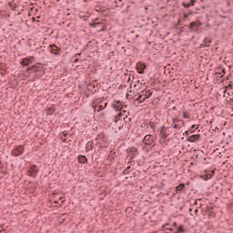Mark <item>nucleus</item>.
I'll return each instance as SVG.
<instances>
[{"instance_id": "obj_28", "label": "nucleus", "mask_w": 233, "mask_h": 233, "mask_svg": "<svg viewBox=\"0 0 233 233\" xmlns=\"http://www.w3.org/2000/svg\"><path fill=\"white\" fill-rule=\"evenodd\" d=\"M208 177H212V176H211V175H208Z\"/></svg>"}, {"instance_id": "obj_17", "label": "nucleus", "mask_w": 233, "mask_h": 233, "mask_svg": "<svg viewBox=\"0 0 233 233\" xmlns=\"http://www.w3.org/2000/svg\"><path fill=\"white\" fill-rule=\"evenodd\" d=\"M183 188H185V184H180L177 187V191L181 192V190H183Z\"/></svg>"}, {"instance_id": "obj_14", "label": "nucleus", "mask_w": 233, "mask_h": 233, "mask_svg": "<svg viewBox=\"0 0 233 233\" xmlns=\"http://www.w3.org/2000/svg\"><path fill=\"white\" fill-rule=\"evenodd\" d=\"M143 132H145V124H142L139 127H138V136H142Z\"/></svg>"}, {"instance_id": "obj_16", "label": "nucleus", "mask_w": 233, "mask_h": 233, "mask_svg": "<svg viewBox=\"0 0 233 233\" xmlns=\"http://www.w3.org/2000/svg\"><path fill=\"white\" fill-rule=\"evenodd\" d=\"M94 145V142H91V141H89V142H87L86 143V150L88 151V150H92V146Z\"/></svg>"}, {"instance_id": "obj_19", "label": "nucleus", "mask_w": 233, "mask_h": 233, "mask_svg": "<svg viewBox=\"0 0 233 233\" xmlns=\"http://www.w3.org/2000/svg\"><path fill=\"white\" fill-rule=\"evenodd\" d=\"M210 43H212V40H208V39H205L204 40V45L206 46H210Z\"/></svg>"}, {"instance_id": "obj_15", "label": "nucleus", "mask_w": 233, "mask_h": 233, "mask_svg": "<svg viewBox=\"0 0 233 233\" xmlns=\"http://www.w3.org/2000/svg\"><path fill=\"white\" fill-rule=\"evenodd\" d=\"M78 161H79L80 163H82L83 165H85V163H86L87 159L86 158L85 156H79V157H78Z\"/></svg>"}, {"instance_id": "obj_11", "label": "nucleus", "mask_w": 233, "mask_h": 233, "mask_svg": "<svg viewBox=\"0 0 233 233\" xmlns=\"http://www.w3.org/2000/svg\"><path fill=\"white\" fill-rule=\"evenodd\" d=\"M199 137H200L199 135H193L187 137V141H189L190 143H194V141H198Z\"/></svg>"}, {"instance_id": "obj_23", "label": "nucleus", "mask_w": 233, "mask_h": 233, "mask_svg": "<svg viewBox=\"0 0 233 233\" xmlns=\"http://www.w3.org/2000/svg\"><path fill=\"white\" fill-rule=\"evenodd\" d=\"M183 15H184V19H187L190 15V14H188V15L184 14Z\"/></svg>"}, {"instance_id": "obj_27", "label": "nucleus", "mask_w": 233, "mask_h": 233, "mask_svg": "<svg viewBox=\"0 0 233 233\" xmlns=\"http://www.w3.org/2000/svg\"><path fill=\"white\" fill-rule=\"evenodd\" d=\"M47 114L51 115V114H52V111L48 110V111H47Z\"/></svg>"}, {"instance_id": "obj_3", "label": "nucleus", "mask_w": 233, "mask_h": 233, "mask_svg": "<svg viewBox=\"0 0 233 233\" xmlns=\"http://www.w3.org/2000/svg\"><path fill=\"white\" fill-rule=\"evenodd\" d=\"M143 143L147 147H156V141L154 140V137H152V135H146L144 137Z\"/></svg>"}, {"instance_id": "obj_20", "label": "nucleus", "mask_w": 233, "mask_h": 233, "mask_svg": "<svg viewBox=\"0 0 233 233\" xmlns=\"http://www.w3.org/2000/svg\"><path fill=\"white\" fill-rule=\"evenodd\" d=\"M183 117H185V119H188L190 117V116L188 115V112H184Z\"/></svg>"}, {"instance_id": "obj_18", "label": "nucleus", "mask_w": 233, "mask_h": 233, "mask_svg": "<svg viewBox=\"0 0 233 233\" xmlns=\"http://www.w3.org/2000/svg\"><path fill=\"white\" fill-rule=\"evenodd\" d=\"M184 6L186 8H190V6H194V0H191V3L185 4Z\"/></svg>"}, {"instance_id": "obj_26", "label": "nucleus", "mask_w": 233, "mask_h": 233, "mask_svg": "<svg viewBox=\"0 0 233 233\" xmlns=\"http://www.w3.org/2000/svg\"><path fill=\"white\" fill-rule=\"evenodd\" d=\"M173 123H177V120L176 118H174Z\"/></svg>"}, {"instance_id": "obj_22", "label": "nucleus", "mask_w": 233, "mask_h": 233, "mask_svg": "<svg viewBox=\"0 0 233 233\" xmlns=\"http://www.w3.org/2000/svg\"><path fill=\"white\" fill-rule=\"evenodd\" d=\"M178 233H183V226H181L178 230H177Z\"/></svg>"}, {"instance_id": "obj_25", "label": "nucleus", "mask_w": 233, "mask_h": 233, "mask_svg": "<svg viewBox=\"0 0 233 233\" xmlns=\"http://www.w3.org/2000/svg\"><path fill=\"white\" fill-rule=\"evenodd\" d=\"M173 128H179V126L175 124V125L173 126Z\"/></svg>"}, {"instance_id": "obj_7", "label": "nucleus", "mask_w": 233, "mask_h": 233, "mask_svg": "<svg viewBox=\"0 0 233 233\" xmlns=\"http://www.w3.org/2000/svg\"><path fill=\"white\" fill-rule=\"evenodd\" d=\"M32 63H34V56H27L22 61V65H24V66H28V65H32Z\"/></svg>"}, {"instance_id": "obj_6", "label": "nucleus", "mask_w": 233, "mask_h": 233, "mask_svg": "<svg viewBox=\"0 0 233 233\" xmlns=\"http://www.w3.org/2000/svg\"><path fill=\"white\" fill-rule=\"evenodd\" d=\"M137 71L138 74H145V70L147 69V65L144 63L138 62L136 66Z\"/></svg>"}, {"instance_id": "obj_21", "label": "nucleus", "mask_w": 233, "mask_h": 233, "mask_svg": "<svg viewBox=\"0 0 233 233\" xmlns=\"http://www.w3.org/2000/svg\"><path fill=\"white\" fill-rule=\"evenodd\" d=\"M198 24L196 22H192L189 25V28H193L197 25Z\"/></svg>"}, {"instance_id": "obj_4", "label": "nucleus", "mask_w": 233, "mask_h": 233, "mask_svg": "<svg viewBox=\"0 0 233 233\" xmlns=\"http://www.w3.org/2000/svg\"><path fill=\"white\" fill-rule=\"evenodd\" d=\"M113 108L116 110V112H120L121 110H125V108H127V106H124L123 102L119 100H115L113 102Z\"/></svg>"}, {"instance_id": "obj_24", "label": "nucleus", "mask_w": 233, "mask_h": 233, "mask_svg": "<svg viewBox=\"0 0 233 233\" xmlns=\"http://www.w3.org/2000/svg\"><path fill=\"white\" fill-rule=\"evenodd\" d=\"M122 0H116L115 3L116 5H119V3H121Z\"/></svg>"}, {"instance_id": "obj_10", "label": "nucleus", "mask_w": 233, "mask_h": 233, "mask_svg": "<svg viewBox=\"0 0 233 233\" xmlns=\"http://www.w3.org/2000/svg\"><path fill=\"white\" fill-rule=\"evenodd\" d=\"M12 154L13 156H21V154H23V147H16L15 149H13Z\"/></svg>"}, {"instance_id": "obj_2", "label": "nucleus", "mask_w": 233, "mask_h": 233, "mask_svg": "<svg viewBox=\"0 0 233 233\" xmlns=\"http://www.w3.org/2000/svg\"><path fill=\"white\" fill-rule=\"evenodd\" d=\"M106 105H107L106 100H105L104 98H97L94 102L93 108L96 112H101V110H104V108H106Z\"/></svg>"}, {"instance_id": "obj_12", "label": "nucleus", "mask_w": 233, "mask_h": 233, "mask_svg": "<svg viewBox=\"0 0 233 233\" xmlns=\"http://www.w3.org/2000/svg\"><path fill=\"white\" fill-rule=\"evenodd\" d=\"M118 117H128V112L124 108L120 111V113L118 114Z\"/></svg>"}, {"instance_id": "obj_5", "label": "nucleus", "mask_w": 233, "mask_h": 233, "mask_svg": "<svg viewBox=\"0 0 233 233\" xmlns=\"http://www.w3.org/2000/svg\"><path fill=\"white\" fill-rule=\"evenodd\" d=\"M152 96V93L150 91H146L145 94L140 95L137 101H139V103H143L144 101H147V99H149Z\"/></svg>"}, {"instance_id": "obj_13", "label": "nucleus", "mask_w": 233, "mask_h": 233, "mask_svg": "<svg viewBox=\"0 0 233 233\" xmlns=\"http://www.w3.org/2000/svg\"><path fill=\"white\" fill-rule=\"evenodd\" d=\"M51 52L52 54L57 55L59 54V49L57 48L56 46H51Z\"/></svg>"}, {"instance_id": "obj_9", "label": "nucleus", "mask_w": 233, "mask_h": 233, "mask_svg": "<svg viewBox=\"0 0 233 233\" xmlns=\"http://www.w3.org/2000/svg\"><path fill=\"white\" fill-rule=\"evenodd\" d=\"M36 175H37V167L35 166L31 167L28 172V176H30L31 177H35Z\"/></svg>"}, {"instance_id": "obj_1", "label": "nucleus", "mask_w": 233, "mask_h": 233, "mask_svg": "<svg viewBox=\"0 0 233 233\" xmlns=\"http://www.w3.org/2000/svg\"><path fill=\"white\" fill-rule=\"evenodd\" d=\"M27 72H34L37 76L41 77L45 74V66L37 64L27 68Z\"/></svg>"}, {"instance_id": "obj_8", "label": "nucleus", "mask_w": 233, "mask_h": 233, "mask_svg": "<svg viewBox=\"0 0 233 233\" xmlns=\"http://www.w3.org/2000/svg\"><path fill=\"white\" fill-rule=\"evenodd\" d=\"M160 136L163 137V139H167L169 136L168 129L165 127H162L160 130Z\"/></svg>"}]
</instances>
